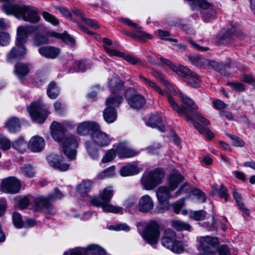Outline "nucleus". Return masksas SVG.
<instances>
[{
	"instance_id": "f257e3e1",
	"label": "nucleus",
	"mask_w": 255,
	"mask_h": 255,
	"mask_svg": "<svg viewBox=\"0 0 255 255\" xmlns=\"http://www.w3.org/2000/svg\"><path fill=\"white\" fill-rule=\"evenodd\" d=\"M179 97L182 102V106H178L173 98L168 95V102L172 109L178 113L181 116H185L187 121L191 122L195 128L201 134L206 135L208 139H212L214 137V133L207 128L203 127L199 123L195 122L193 117L188 114V113L193 112L194 110L198 109V106L191 98L182 93L179 94Z\"/></svg>"
},
{
	"instance_id": "f03ea898",
	"label": "nucleus",
	"mask_w": 255,
	"mask_h": 255,
	"mask_svg": "<svg viewBox=\"0 0 255 255\" xmlns=\"http://www.w3.org/2000/svg\"><path fill=\"white\" fill-rule=\"evenodd\" d=\"M51 133L53 138L59 142H61L62 150L70 160H74L77 154L78 142L75 136L70 135L65 136V126L64 123L53 122L50 126Z\"/></svg>"
},
{
	"instance_id": "7ed1b4c3",
	"label": "nucleus",
	"mask_w": 255,
	"mask_h": 255,
	"mask_svg": "<svg viewBox=\"0 0 255 255\" xmlns=\"http://www.w3.org/2000/svg\"><path fill=\"white\" fill-rule=\"evenodd\" d=\"M45 28L43 24L19 26L17 29L15 45L8 53L7 61L10 63H13L23 58L27 53V50L24 44L27 41L28 35L38 29H44Z\"/></svg>"
},
{
	"instance_id": "20e7f679",
	"label": "nucleus",
	"mask_w": 255,
	"mask_h": 255,
	"mask_svg": "<svg viewBox=\"0 0 255 255\" xmlns=\"http://www.w3.org/2000/svg\"><path fill=\"white\" fill-rule=\"evenodd\" d=\"M183 177L179 172L173 170L168 178V186H161L156 191V196L159 208L157 212L163 213L168 211L170 207L169 200L172 198L171 192L174 191L178 184L182 182Z\"/></svg>"
},
{
	"instance_id": "39448f33",
	"label": "nucleus",
	"mask_w": 255,
	"mask_h": 255,
	"mask_svg": "<svg viewBox=\"0 0 255 255\" xmlns=\"http://www.w3.org/2000/svg\"><path fill=\"white\" fill-rule=\"evenodd\" d=\"M14 0H0L4 2L3 10L7 15H12L18 19H22L30 23H37L40 19L37 8L13 3Z\"/></svg>"
},
{
	"instance_id": "423d86ee",
	"label": "nucleus",
	"mask_w": 255,
	"mask_h": 255,
	"mask_svg": "<svg viewBox=\"0 0 255 255\" xmlns=\"http://www.w3.org/2000/svg\"><path fill=\"white\" fill-rule=\"evenodd\" d=\"M113 195V187L108 186L102 190L98 196L91 199V204L95 206L102 207L105 212L122 213L123 210L121 207L115 206L110 203Z\"/></svg>"
},
{
	"instance_id": "0eeeda50",
	"label": "nucleus",
	"mask_w": 255,
	"mask_h": 255,
	"mask_svg": "<svg viewBox=\"0 0 255 255\" xmlns=\"http://www.w3.org/2000/svg\"><path fill=\"white\" fill-rule=\"evenodd\" d=\"M92 141L85 142V146L87 151L93 160L98 159L99 158L98 150L95 146V144L101 147H105L109 145L112 139L106 133L99 130H96L92 133Z\"/></svg>"
},
{
	"instance_id": "6e6552de",
	"label": "nucleus",
	"mask_w": 255,
	"mask_h": 255,
	"mask_svg": "<svg viewBox=\"0 0 255 255\" xmlns=\"http://www.w3.org/2000/svg\"><path fill=\"white\" fill-rule=\"evenodd\" d=\"M163 246L176 254H181L184 250V244L177 239L175 232L171 229H166L161 239Z\"/></svg>"
},
{
	"instance_id": "1a4fd4ad",
	"label": "nucleus",
	"mask_w": 255,
	"mask_h": 255,
	"mask_svg": "<svg viewBox=\"0 0 255 255\" xmlns=\"http://www.w3.org/2000/svg\"><path fill=\"white\" fill-rule=\"evenodd\" d=\"M165 175L164 171L159 168L145 172L141 180V184L145 190H152L162 183Z\"/></svg>"
},
{
	"instance_id": "9d476101",
	"label": "nucleus",
	"mask_w": 255,
	"mask_h": 255,
	"mask_svg": "<svg viewBox=\"0 0 255 255\" xmlns=\"http://www.w3.org/2000/svg\"><path fill=\"white\" fill-rule=\"evenodd\" d=\"M29 114L33 122L42 124L49 115L47 108L40 100L32 103L27 107Z\"/></svg>"
},
{
	"instance_id": "9b49d317",
	"label": "nucleus",
	"mask_w": 255,
	"mask_h": 255,
	"mask_svg": "<svg viewBox=\"0 0 255 255\" xmlns=\"http://www.w3.org/2000/svg\"><path fill=\"white\" fill-rule=\"evenodd\" d=\"M144 228L140 233L143 238L148 244L155 245L160 236L159 226L158 223L153 220L144 224Z\"/></svg>"
},
{
	"instance_id": "f8f14e48",
	"label": "nucleus",
	"mask_w": 255,
	"mask_h": 255,
	"mask_svg": "<svg viewBox=\"0 0 255 255\" xmlns=\"http://www.w3.org/2000/svg\"><path fill=\"white\" fill-rule=\"evenodd\" d=\"M106 250L97 244H92L86 247H78L65 252L63 255H106Z\"/></svg>"
},
{
	"instance_id": "ddd939ff",
	"label": "nucleus",
	"mask_w": 255,
	"mask_h": 255,
	"mask_svg": "<svg viewBox=\"0 0 255 255\" xmlns=\"http://www.w3.org/2000/svg\"><path fill=\"white\" fill-rule=\"evenodd\" d=\"M63 196V194L57 188L55 189L54 194H50L47 197L39 196L35 200V210H45L49 214H53L51 211L52 205L50 201L56 199H61Z\"/></svg>"
},
{
	"instance_id": "4468645a",
	"label": "nucleus",
	"mask_w": 255,
	"mask_h": 255,
	"mask_svg": "<svg viewBox=\"0 0 255 255\" xmlns=\"http://www.w3.org/2000/svg\"><path fill=\"white\" fill-rule=\"evenodd\" d=\"M218 246V240L216 238L210 236L201 237L199 241V248L204 253L198 255H210L213 253Z\"/></svg>"
},
{
	"instance_id": "2eb2a0df",
	"label": "nucleus",
	"mask_w": 255,
	"mask_h": 255,
	"mask_svg": "<svg viewBox=\"0 0 255 255\" xmlns=\"http://www.w3.org/2000/svg\"><path fill=\"white\" fill-rule=\"evenodd\" d=\"M159 59L160 61L159 63L157 60L156 61H151V63L153 64H161L162 66L166 65L169 67L173 71H175L178 75L184 77L186 79V77L190 76L193 72H192L188 68L182 65H180L178 67H176L173 63H172L169 60L164 58L161 56H159Z\"/></svg>"
},
{
	"instance_id": "dca6fc26",
	"label": "nucleus",
	"mask_w": 255,
	"mask_h": 255,
	"mask_svg": "<svg viewBox=\"0 0 255 255\" xmlns=\"http://www.w3.org/2000/svg\"><path fill=\"white\" fill-rule=\"evenodd\" d=\"M21 188L20 181L14 177L4 179L1 182V190L6 193L16 194Z\"/></svg>"
},
{
	"instance_id": "f3484780",
	"label": "nucleus",
	"mask_w": 255,
	"mask_h": 255,
	"mask_svg": "<svg viewBox=\"0 0 255 255\" xmlns=\"http://www.w3.org/2000/svg\"><path fill=\"white\" fill-rule=\"evenodd\" d=\"M120 158H130L137 155L139 152L131 148L126 142H120L114 145Z\"/></svg>"
},
{
	"instance_id": "a211bd4d",
	"label": "nucleus",
	"mask_w": 255,
	"mask_h": 255,
	"mask_svg": "<svg viewBox=\"0 0 255 255\" xmlns=\"http://www.w3.org/2000/svg\"><path fill=\"white\" fill-rule=\"evenodd\" d=\"M238 36V33L235 27H232L228 31L223 29L217 36L216 42L219 45H229Z\"/></svg>"
},
{
	"instance_id": "6ab92c4d",
	"label": "nucleus",
	"mask_w": 255,
	"mask_h": 255,
	"mask_svg": "<svg viewBox=\"0 0 255 255\" xmlns=\"http://www.w3.org/2000/svg\"><path fill=\"white\" fill-rule=\"evenodd\" d=\"M184 193H189L196 196L197 199L201 202H204L206 199V195L204 192L198 189L192 188L187 183H185L182 185L176 192L175 194L177 196L180 194Z\"/></svg>"
},
{
	"instance_id": "aec40b11",
	"label": "nucleus",
	"mask_w": 255,
	"mask_h": 255,
	"mask_svg": "<svg viewBox=\"0 0 255 255\" xmlns=\"http://www.w3.org/2000/svg\"><path fill=\"white\" fill-rule=\"evenodd\" d=\"M198 5L200 7L202 18L205 22H209L214 18L215 11L209 3L204 0Z\"/></svg>"
},
{
	"instance_id": "412c9836",
	"label": "nucleus",
	"mask_w": 255,
	"mask_h": 255,
	"mask_svg": "<svg viewBox=\"0 0 255 255\" xmlns=\"http://www.w3.org/2000/svg\"><path fill=\"white\" fill-rule=\"evenodd\" d=\"M103 48L106 53L111 56H116L119 57L121 56V51L117 50L116 48L120 45L119 42H113L109 38H104L103 39Z\"/></svg>"
},
{
	"instance_id": "4be33fe9",
	"label": "nucleus",
	"mask_w": 255,
	"mask_h": 255,
	"mask_svg": "<svg viewBox=\"0 0 255 255\" xmlns=\"http://www.w3.org/2000/svg\"><path fill=\"white\" fill-rule=\"evenodd\" d=\"M47 161L49 165L61 171L67 170L69 165L64 162L63 158L57 154H50L47 156Z\"/></svg>"
},
{
	"instance_id": "5701e85b",
	"label": "nucleus",
	"mask_w": 255,
	"mask_h": 255,
	"mask_svg": "<svg viewBox=\"0 0 255 255\" xmlns=\"http://www.w3.org/2000/svg\"><path fill=\"white\" fill-rule=\"evenodd\" d=\"M100 129L99 125L93 121H86L80 123L77 128L78 132L82 135H86L95 131L96 130Z\"/></svg>"
},
{
	"instance_id": "b1692460",
	"label": "nucleus",
	"mask_w": 255,
	"mask_h": 255,
	"mask_svg": "<svg viewBox=\"0 0 255 255\" xmlns=\"http://www.w3.org/2000/svg\"><path fill=\"white\" fill-rule=\"evenodd\" d=\"M154 203L148 195H144L139 199L137 205L138 210L143 213H150L154 208Z\"/></svg>"
},
{
	"instance_id": "393cba45",
	"label": "nucleus",
	"mask_w": 255,
	"mask_h": 255,
	"mask_svg": "<svg viewBox=\"0 0 255 255\" xmlns=\"http://www.w3.org/2000/svg\"><path fill=\"white\" fill-rule=\"evenodd\" d=\"M45 143L43 138L35 135L31 138L28 143L29 149L35 152L42 151L45 146Z\"/></svg>"
},
{
	"instance_id": "a878e982",
	"label": "nucleus",
	"mask_w": 255,
	"mask_h": 255,
	"mask_svg": "<svg viewBox=\"0 0 255 255\" xmlns=\"http://www.w3.org/2000/svg\"><path fill=\"white\" fill-rule=\"evenodd\" d=\"M39 53L48 58L54 59L60 54L59 48L52 46H43L39 48Z\"/></svg>"
},
{
	"instance_id": "bb28decb",
	"label": "nucleus",
	"mask_w": 255,
	"mask_h": 255,
	"mask_svg": "<svg viewBox=\"0 0 255 255\" xmlns=\"http://www.w3.org/2000/svg\"><path fill=\"white\" fill-rule=\"evenodd\" d=\"M139 171V168L137 166L133 163H128L121 168L120 173L122 176L126 177L137 174Z\"/></svg>"
},
{
	"instance_id": "cd10ccee",
	"label": "nucleus",
	"mask_w": 255,
	"mask_h": 255,
	"mask_svg": "<svg viewBox=\"0 0 255 255\" xmlns=\"http://www.w3.org/2000/svg\"><path fill=\"white\" fill-rule=\"evenodd\" d=\"M5 127L10 132H17L20 130L21 128L20 121L17 117H11L5 123Z\"/></svg>"
},
{
	"instance_id": "c85d7f7f",
	"label": "nucleus",
	"mask_w": 255,
	"mask_h": 255,
	"mask_svg": "<svg viewBox=\"0 0 255 255\" xmlns=\"http://www.w3.org/2000/svg\"><path fill=\"white\" fill-rule=\"evenodd\" d=\"M14 71L17 78L22 81L29 73L28 65L18 62L15 65Z\"/></svg>"
},
{
	"instance_id": "c756f323",
	"label": "nucleus",
	"mask_w": 255,
	"mask_h": 255,
	"mask_svg": "<svg viewBox=\"0 0 255 255\" xmlns=\"http://www.w3.org/2000/svg\"><path fill=\"white\" fill-rule=\"evenodd\" d=\"M108 85L110 91L113 93L120 92L124 86V82L118 76H115L109 79Z\"/></svg>"
},
{
	"instance_id": "7c9ffc66",
	"label": "nucleus",
	"mask_w": 255,
	"mask_h": 255,
	"mask_svg": "<svg viewBox=\"0 0 255 255\" xmlns=\"http://www.w3.org/2000/svg\"><path fill=\"white\" fill-rule=\"evenodd\" d=\"M145 103L144 98L138 94H134L128 99V104L133 109H140Z\"/></svg>"
},
{
	"instance_id": "2f4dec72",
	"label": "nucleus",
	"mask_w": 255,
	"mask_h": 255,
	"mask_svg": "<svg viewBox=\"0 0 255 255\" xmlns=\"http://www.w3.org/2000/svg\"><path fill=\"white\" fill-rule=\"evenodd\" d=\"M146 125L152 128H157L160 131H164V127L162 124L160 118L157 115L151 116Z\"/></svg>"
},
{
	"instance_id": "473e14b6",
	"label": "nucleus",
	"mask_w": 255,
	"mask_h": 255,
	"mask_svg": "<svg viewBox=\"0 0 255 255\" xmlns=\"http://www.w3.org/2000/svg\"><path fill=\"white\" fill-rule=\"evenodd\" d=\"M139 79L140 82L147 87L148 89H152L157 92L161 95H163L164 92L152 81L148 79L142 75H139Z\"/></svg>"
},
{
	"instance_id": "72a5a7b5",
	"label": "nucleus",
	"mask_w": 255,
	"mask_h": 255,
	"mask_svg": "<svg viewBox=\"0 0 255 255\" xmlns=\"http://www.w3.org/2000/svg\"><path fill=\"white\" fill-rule=\"evenodd\" d=\"M74 66L76 67V68H70L69 70V72H84L88 69L90 68L91 63L88 60H81L75 61Z\"/></svg>"
},
{
	"instance_id": "f704fd0d",
	"label": "nucleus",
	"mask_w": 255,
	"mask_h": 255,
	"mask_svg": "<svg viewBox=\"0 0 255 255\" xmlns=\"http://www.w3.org/2000/svg\"><path fill=\"white\" fill-rule=\"evenodd\" d=\"M152 75L162 84H164L168 90L171 94L174 95L176 91L172 86L165 79L164 75L156 71L152 72Z\"/></svg>"
},
{
	"instance_id": "c9c22d12",
	"label": "nucleus",
	"mask_w": 255,
	"mask_h": 255,
	"mask_svg": "<svg viewBox=\"0 0 255 255\" xmlns=\"http://www.w3.org/2000/svg\"><path fill=\"white\" fill-rule=\"evenodd\" d=\"M171 226L178 231H191V227L188 223L178 220L171 221Z\"/></svg>"
},
{
	"instance_id": "e433bc0d",
	"label": "nucleus",
	"mask_w": 255,
	"mask_h": 255,
	"mask_svg": "<svg viewBox=\"0 0 255 255\" xmlns=\"http://www.w3.org/2000/svg\"><path fill=\"white\" fill-rule=\"evenodd\" d=\"M12 147L19 153H24L28 145L23 138H18L12 143Z\"/></svg>"
},
{
	"instance_id": "4c0bfd02",
	"label": "nucleus",
	"mask_w": 255,
	"mask_h": 255,
	"mask_svg": "<svg viewBox=\"0 0 255 255\" xmlns=\"http://www.w3.org/2000/svg\"><path fill=\"white\" fill-rule=\"evenodd\" d=\"M105 121L108 123H113L117 118V112L115 109L107 108L103 113Z\"/></svg>"
},
{
	"instance_id": "58836bf2",
	"label": "nucleus",
	"mask_w": 255,
	"mask_h": 255,
	"mask_svg": "<svg viewBox=\"0 0 255 255\" xmlns=\"http://www.w3.org/2000/svg\"><path fill=\"white\" fill-rule=\"evenodd\" d=\"M232 192L233 197L236 201V204L238 208L240 210L242 211L246 214L249 215V211L245 206L244 204L242 201V199L241 194L238 193L235 189H234Z\"/></svg>"
},
{
	"instance_id": "ea45409f",
	"label": "nucleus",
	"mask_w": 255,
	"mask_h": 255,
	"mask_svg": "<svg viewBox=\"0 0 255 255\" xmlns=\"http://www.w3.org/2000/svg\"><path fill=\"white\" fill-rule=\"evenodd\" d=\"M92 186V182L89 180H84L77 187V191L82 195H84L89 192Z\"/></svg>"
},
{
	"instance_id": "a19ab883",
	"label": "nucleus",
	"mask_w": 255,
	"mask_h": 255,
	"mask_svg": "<svg viewBox=\"0 0 255 255\" xmlns=\"http://www.w3.org/2000/svg\"><path fill=\"white\" fill-rule=\"evenodd\" d=\"M123 101V98L121 96H116L107 98L106 105L108 108H114L118 107Z\"/></svg>"
},
{
	"instance_id": "79ce46f5",
	"label": "nucleus",
	"mask_w": 255,
	"mask_h": 255,
	"mask_svg": "<svg viewBox=\"0 0 255 255\" xmlns=\"http://www.w3.org/2000/svg\"><path fill=\"white\" fill-rule=\"evenodd\" d=\"M115 174V167L112 166L97 174L96 178L99 180H103L107 178L112 177L114 176Z\"/></svg>"
},
{
	"instance_id": "37998d69",
	"label": "nucleus",
	"mask_w": 255,
	"mask_h": 255,
	"mask_svg": "<svg viewBox=\"0 0 255 255\" xmlns=\"http://www.w3.org/2000/svg\"><path fill=\"white\" fill-rule=\"evenodd\" d=\"M185 81L188 85L196 88L200 86V78L196 73L193 72L190 76L186 77Z\"/></svg>"
},
{
	"instance_id": "c03bdc74",
	"label": "nucleus",
	"mask_w": 255,
	"mask_h": 255,
	"mask_svg": "<svg viewBox=\"0 0 255 255\" xmlns=\"http://www.w3.org/2000/svg\"><path fill=\"white\" fill-rule=\"evenodd\" d=\"M189 60L192 64L199 68L205 66L207 62V60L198 56H190L189 57Z\"/></svg>"
},
{
	"instance_id": "a18cd8bd",
	"label": "nucleus",
	"mask_w": 255,
	"mask_h": 255,
	"mask_svg": "<svg viewBox=\"0 0 255 255\" xmlns=\"http://www.w3.org/2000/svg\"><path fill=\"white\" fill-rule=\"evenodd\" d=\"M52 35L54 37L62 39L66 44L71 46H73L75 44L74 39L67 33L61 34L56 32H52Z\"/></svg>"
},
{
	"instance_id": "49530a36",
	"label": "nucleus",
	"mask_w": 255,
	"mask_h": 255,
	"mask_svg": "<svg viewBox=\"0 0 255 255\" xmlns=\"http://www.w3.org/2000/svg\"><path fill=\"white\" fill-rule=\"evenodd\" d=\"M47 93L49 98L55 99L59 93V90L55 83L51 82L48 85Z\"/></svg>"
},
{
	"instance_id": "de8ad7c7",
	"label": "nucleus",
	"mask_w": 255,
	"mask_h": 255,
	"mask_svg": "<svg viewBox=\"0 0 255 255\" xmlns=\"http://www.w3.org/2000/svg\"><path fill=\"white\" fill-rule=\"evenodd\" d=\"M206 215V212L202 210L196 211H190L189 213V217L196 221H202L204 220Z\"/></svg>"
},
{
	"instance_id": "09e8293b",
	"label": "nucleus",
	"mask_w": 255,
	"mask_h": 255,
	"mask_svg": "<svg viewBox=\"0 0 255 255\" xmlns=\"http://www.w3.org/2000/svg\"><path fill=\"white\" fill-rule=\"evenodd\" d=\"M49 42L47 35L36 34L33 39V44L36 46H39L42 44H46Z\"/></svg>"
},
{
	"instance_id": "8fccbe9b",
	"label": "nucleus",
	"mask_w": 255,
	"mask_h": 255,
	"mask_svg": "<svg viewBox=\"0 0 255 255\" xmlns=\"http://www.w3.org/2000/svg\"><path fill=\"white\" fill-rule=\"evenodd\" d=\"M119 57L123 58L126 61L132 65L136 64H141V61L139 58L131 55L126 54L123 52H122L121 56H120Z\"/></svg>"
},
{
	"instance_id": "3c124183",
	"label": "nucleus",
	"mask_w": 255,
	"mask_h": 255,
	"mask_svg": "<svg viewBox=\"0 0 255 255\" xmlns=\"http://www.w3.org/2000/svg\"><path fill=\"white\" fill-rule=\"evenodd\" d=\"M43 18L47 22L54 26H57L59 24V20L54 15L47 11H43L42 13Z\"/></svg>"
},
{
	"instance_id": "603ef678",
	"label": "nucleus",
	"mask_w": 255,
	"mask_h": 255,
	"mask_svg": "<svg viewBox=\"0 0 255 255\" xmlns=\"http://www.w3.org/2000/svg\"><path fill=\"white\" fill-rule=\"evenodd\" d=\"M13 223L17 228H21L24 226V222L22 221L21 215L18 212H14L12 214Z\"/></svg>"
},
{
	"instance_id": "864d4df0",
	"label": "nucleus",
	"mask_w": 255,
	"mask_h": 255,
	"mask_svg": "<svg viewBox=\"0 0 255 255\" xmlns=\"http://www.w3.org/2000/svg\"><path fill=\"white\" fill-rule=\"evenodd\" d=\"M11 146L10 140L3 135L0 134V148L2 150H7Z\"/></svg>"
},
{
	"instance_id": "5fc2aeb1",
	"label": "nucleus",
	"mask_w": 255,
	"mask_h": 255,
	"mask_svg": "<svg viewBox=\"0 0 255 255\" xmlns=\"http://www.w3.org/2000/svg\"><path fill=\"white\" fill-rule=\"evenodd\" d=\"M157 33L159 37L162 40L172 41L174 42H177V40L175 38H169L170 35V32L167 30H163L161 29H158Z\"/></svg>"
},
{
	"instance_id": "6e6d98bb",
	"label": "nucleus",
	"mask_w": 255,
	"mask_h": 255,
	"mask_svg": "<svg viewBox=\"0 0 255 255\" xmlns=\"http://www.w3.org/2000/svg\"><path fill=\"white\" fill-rule=\"evenodd\" d=\"M116 150L115 148L111 149L107 151L105 155L104 156L102 159L103 163H107L112 160L116 156Z\"/></svg>"
},
{
	"instance_id": "4d7b16f0",
	"label": "nucleus",
	"mask_w": 255,
	"mask_h": 255,
	"mask_svg": "<svg viewBox=\"0 0 255 255\" xmlns=\"http://www.w3.org/2000/svg\"><path fill=\"white\" fill-rule=\"evenodd\" d=\"M21 172L23 175L28 177H32L35 174L34 169L30 165L22 167Z\"/></svg>"
},
{
	"instance_id": "13d9d810",
	"label": "nucleus",
	"mask_w": 255,
	"mask_h": 255,
	"mask_svg": "<svg viewBox=\"0 0 255 255\" xmlns=\"http://www.w3.org/2000/svg\"><path fill=\"white\" fill-rule=\"evenodd\" d=\"M10 36L8 33L5 32H0V45L6 46L9 43Z\"/></svg>"
},
{
	"instance_id": "bf43d9fd",
	"label": "nucleus",
	"mask_w": 255,
	"mask_h": 255,
	"mask_svg": "<svg viewBox=\"0 0 255 255\" xmlns=\"http://www.w3.org/2000/svg\"><path fill=\"white\" fill-rule=\"evenodd\" d=\"M218 193L221 198H224L226 202L228 200L229 197L228 190L223 184L220 185V188L218 190Z\"/></svg>"
},
{
	"instance_id": "052dcab7",
	"label": "nucleus",
	"mask_w": 255,
	"mask_h": 255,
	"mask_svg": "<svg viewBox=\"0 0 255 255\" xmlns=\"http://www.w3.org/2000/svg\"><path fill=\"white\" fill-rule=\"evenodd\" d=\"M228 86H230L233 90L242 92L245 89L244 84L239 82H228L227 84Z\"/></svg>"
},
{
	"instance_id": "680f3d73",
	"label": "nucleus",
	"mask_w": 255,
	"mask_h": 255,
	"mask_svg": "<svg viewBox=\"0 0 255 255\" xmlns=\"http://www.w3.org/2000/svg\"><path fill=\"white\" fill-rule=\"evenodd\" d=\"M17 203L20 209L26 208L29 205V200L27 196L20 197L17 198Z\"/></svg>"
},
{
	"instance_id": "e2e57ef3",
	"label": "nucleus",
	"mask_w": 255,
	"mask_h": 255,
	"mask_svg": "<svg viewBox=\"0 0 255 255\" xmlns=\"http://www.w3.org/2000/svg\"><path fill=\"white\" fill-rule=\"evenodd\" d=\"M228 136L232 141V144L235 146L242 147L245 144V142L240 138L236 135L229 134Z\"/></svg>"
},
{
	"instance_id": "0e129e2a",
	"label": "nucleus",
	"mask_w": 255,
	"mask_h": 255,
	"mask_svg": "<svg viewBox=\"0 0 255 255\" xmlns=\"http://www.w3.org/2000/svg\"><path fill=\"white\" fill-rule=\"evenodd\" d=\"M208 64L210 67L214 68L215 70L219 72H220L221 69L225 67L224 64L215 61H211L209 62L207 60L206 64Z\"/></svg>"
},
{
	"instance_id": "69168bd1",
	"label": "nucleus",
	"mask_w": 255,
	"mask_h": 255,
	"mask_svg": "<svg viewBox=\"0 0 255 255\" xmlns=\"http://www.w3.org/2000/svg\"><path fill=\"white\" fill-rule=\"evenodd\" d=\"M184 205V199H181L172 205L174 212L178 214L180 213L181 208Z\"/></svg>"
},
{
	"instance_id": "338daca9",
	"label": "nucleus",
	"mask_w": 255,
	"mask_h": 255,
	"mask_svg": "<svg viewBox=\"0 0 255 255\" xmlns=\"http://www.w3.org/2000/svg\"><path fill=\"white\" fill-rule=\"evenodd\" d=\"M137 199L135 197H130L128 198L125 201V205L126 208L131 212V208L134 207L136 203Z\"/></svg>"
},
{
	"instance_id": "774afa93",
	"label": "nucleus",
	"mask_w": 255,
	"mask_h": 255,
	"mask_svg": "<svg viewBox=\"0 0 255 255\" xmlns=\"http://www.w3.org/2000/svg\"><path fill=\"white\" fill-rule=\"evenodd\" d=\"M109 229L115 231H128L130 228L127 224L123 223L110 226Z\"/></svg>"
}]
</instances>
